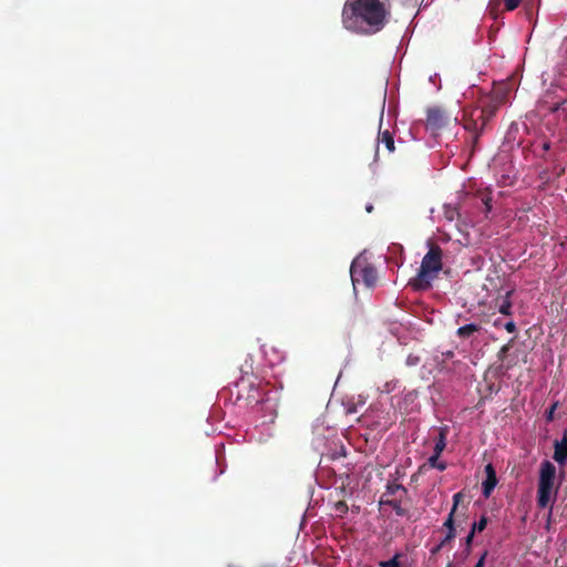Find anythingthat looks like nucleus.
<instances>
[{
	"label": "nucleus",
	"mask_w": 567,
	"mask_h": 567,
	"mask_svg": "<svg viewBox=\"0 0 567 567\" xmlns=\"http://www.w3.org/2000/svg\"><path fill=\"white\" fill-rule=\"evenodd\" d=\"M388 14L385 0H347L342 11V23L349 31L370 34L384 27Z\"/></svg>",
	"instance_id": "obj_1"
},
{
	"label": "nucleus",
	"mask_w": 567,
	"mask_h": 567,
	"mask_svg": "<svg viewBox=\"0 0 567 567\" xmlns=\"http://www.w3.org/2000/svg\"><path fill=\"white\" fill-rule=\"evenodd\" d=\"M560 482L557 480L556 467L549 461H544L539 467L537 503L542 508L548 507L555 499Z\"/></svg>",
	"instance_id": "obj_2"
},
{
	"label": "nucleus",
	"mask_w": 567,
	"mask_h": 567,
	"mask_svg": "<svg viewBox=\"0 0 567 567\" xmlns=\"http://www.w3.org/2000/svg\"><path fill=\"white\" fill-rule=\"evenodd\" d=\"M442 269V251L439 247H431L423 257L420 270L414 278L412 285L416 289H426L431 281L437 276Z\"/></svg>",
	"instance_id": "obj_3"
},
{
	"label": "nucleus",
	"mask_w": 567,
	"mask_h": 567,
	"mask_svg": "<svg viewBox=\"0 0 567 567\" xmlns=\"http://www.w3.org/2000/svg\"><path fill=\"white\" fill-rule=\"evenodd\" d=\"M350 275L354 288L359 282H363L367 287H372L377 281L375 269L367 262L363 256H359L352 261Z\"/></svg>",
	"instance_id": "obj_4"
},
{
	"label": "nucleus",
	"mask_w": 567,
	"mask_h": 567,
	"mask_svg": "<svg viewBox=\"0 0 567 567\" xmlns=\"http://www.w3.org/2000/svg\"><path fill=\"white\" fill-rule=\"evenodd\" d=\"M449 121L443 111L440 109H431L427 113L426 126L432 132H436L442 128Z\"/></svg>",
	"instance_id": "obj_5"
},
{
	"label": "nucleus",
	"mask_w": 567,
	"mask_h": 567,
	"mask_svg": "<svg viewBox=\"0 0 567 567\" xmlns=\"http://www.w3.org/2000/svg\"><path fill=\"white\" fill-rule=\"evenodd\" d=\"M486 478L483 482V494L488 497L497 484L496 472L492 464L485 466Z\"/></svg>",
	"instance_id": "obj_6"
},
{
	"label": "nucleus",
	"mask_w": 567,
	"mask_h": 567,
	"mask_svg": "<svg viewBox=\"0 0 567 567\" xmlns=\"http://www.w3.org/2000/svg\"><path fill=\"white\" fill-rule=\"evenodd\" d=\"M554 449V460L559 465H565L567 462V433L563 436L560 441H555Z\"/></svg>",
	"instance_id": "obj_7"
},
{
	"label": "nucleus",
	"mask_w": 567,
	"mask_h": 567,
	"mask_svg": "<svg viewBox=\"0 0 567 567\" xmlns=\"http://www.w3.org/2000/svg\"><path fill=\"white\" fill-rule=\"evenodd\" d=\"M461 497H462L461 493H457V494H455L453 496V501H454L453 508H452L447 519L444 523V527L447 528V534H446L445 538L443 539L442 544H444L445 542L451 540L454 537L453 514L456 511V507H457V505H458V503L461 501Z\"/></svg>",
	"instance_id": "obj_8"
},
{
	"label": "nucleus",
	"mask_w": 567,
	"mask_h": 567,
	"mask_svg": "<svg viewBox=\"0 0 567 567\" xmlns=\"http://www.w3.org/2000/svg\"><path fill=\"white\" fill-rule=\"evenodd\" d=\"M379 142L384 144L389 153H392L394 151V141L392 135L388 131L380 133Z\"/></svg>",
	"instance_id": "obj_9"
},
{
	"label": "nucleus",
	"mask_w": 567,
	"mask_h": 567,
	"mask_svg": "<svg viewBox=\"0 0 567 567\" xmlns=\"http://www.w3.org/2000/svg\"><path fill=\"white\" fill-rule=\"evenodd\" d=\"M478 326L474 323L465 324L457 329V336L461 338H467L478 330Z\"/></svg>",
	"instance_id": "obj_10"
},
{
	"label": "nucleus",
	"mask_w": 567,
	"mask_h": 567,
	"mask_svg": "<svg viewBox=\"0 0 567 567\" xmlns=\"http://www.w3.org/2000/svg\"><path fill=\"white\" fill-rule=\"evenodd\" d=\"M509 295H511V291H508V292L506 293V298H505V299L502 301V303L498 306V310H499V312H501V313H503V315H506V316L511 315V308H512V303H511V301L508 300Z\"/></svg>",
	"instance_id": "obj_11"
},
{
	"label": "nucleus",
	"mask_w": 567,
	"mask_h": 567,
	"mask_svg": "<svg viewBox=\"0 0 567 567\" xmlns=\"http://www.w3.org/2000/svg\"><path fill=\"white\" fill-rule=\"evenodd\" d=\"M445 434L443 432V430L440 431V435H439V440L437 442L435 443V447H434V453L435 454H441L443 452V450L445 449Z\"/></svg>",
	"instance_id": "obj_12"
},
{
	"label": "nucleus",
	"mask_w": 567,
	"mask_h": 567,
	"mask_svg": "<svg viewBox=\"0 0 567 567\" xmlns=\"http://www.w3.org/2000/svg\"><path fill=\"white\" fill-rule=\"evenodd\" d=\"M439 457H440V454H435L432 455L430 458H429V463L432 467H436L439 468L440 471H443L445 468V464L440 462L439 461Z\"/></svg>",
	"instance_id": "obj_13"
},
{
	"label": "nucleus",
	"mask_w": 567,
	"mask_h": 567,
	"mask_svg": "<svg viewBox=\"0 0 567 567\" xmlns=\"http://www.w3.org/2000/svg\"><path fill=\"white\" fill-rule=\"evenodd\" d=\"M487 524V519L485 517H482L478 523H475L472 527L473 532H482L485 529Z\"/></svg>",
	"instance_id": "obj_14"
},
{
	"label": "nucleus",
	"mask_w": 567,
	"mask_h": 567,
	"mask_svg": "<svg viewBox=\"0 0 567 567\" xmlns=\"http://www.w3.org/2000/svg\"><path fill=\"white\" fill-rule=\"evenodd\" d=\"M504 2H505L506 9L512 11L519 6L520 0H504Z\"/></svg>",
	"instance_id": "obj_15"
},
{
	"label": "nucleus",
	"mask_w": 567,
	"mask_h": 567,
	"mask_svg": "<svg viewBox=\"0 0 567 567\" xmlns=\"http://www.w3.org/2000/svg\"><path fill=\"white\" fill-rule=\"evenodd\" d=\"M381 567H400L398 557H393L392 559H390L388 561H382Z\"/></svg>",
	"instance_id": "obj_16"
},
{
	"label": "nucleus",
	"mask_w": 567,
	"mask_h": 567,
	"mask_svg": "<svg viewBox=\"0 0 567 567\" xmlns=\"http://www.w3.org/2000/svg\"><path fill=\"white\" fill-rule=\"evenodd\" d=\"M505 329L508 331V332H514L516 327H515V323L513 321H508L505 323Z\"/></svg>",
	"instance_id": "obj_17"
},
{
	"label": "nucleus",
	"mask_w": 567,
	"mask_h": 567,
	"mask_svg": "<svg viewBox=\"0 0 567 567\" xmlns=\"http://www.w3.org/2000/svg\"><path fill=\"white\" fill-rule=\"evenodd\" d=\"M486 555H487V553H484V554L482 555V557H481V558L478 559V561L476 563L475 567H484Z\"/></svg>",
	"instance_id": "obj_18"
},
{
	"label": "nucleus",
	"mask_w": 567,
	"mask_h": 567,
	"mask_svg": "<svg viewBox=\"0 0 567 567\" xmlns=\"http://www.w3.org/2000/svg\"><path fill=\"white\" fill-rule=\"evenodd\" d=\"M394 388H395V383H393V382L386 383L385 388L383 389V391L389 393V392L393 391Z\"/></svg>",
	"instance_id": "obj_19"
},
{
	"label": "nucleus",
	"mask_w": 567,
	"mask_h": 567,
	"mask_svg": "<svg viewBox=\"0 0 567 567\" xmlns=\"http://www.w3.org/2000/svg\"><path fill=\"white\" fill-rule=\"evenodd\" d=\"M400 488H401V486H400V485L389 486V491H390V493H391V494H394V492H395L396 489H400Z\"/></svg>",
	"instance_id": "obj_20"
},
{
	"label": "nucleus",
	"mask_w": 567,
	"mask_h": 567,
	"mask_svg": "<svg viewBox=\"0 0 567 567\" xmlns=\"http://www.w3.org/2000/svg\"><path fill=\"white\" fill-rule=\"evenodd\" d=\"M344 508H346V505L343 503L340 502V503L337 504V511L338 512H343Z\"/></svg>",
	"instance_id": "obj_21"
},
{
	"label": "nucleus",
	"mask_w": 567,
	"mask_h": 567,
	"mask_svg": "<svg viewBox=\"0 0 567 567\" xmlns=\"http://www.w3.org/2000/svg\"><path fill=\"white\" fill-rule=\"evenodd\" d=\"M474 533H475V532H473V530H472V532L470 533V535L466 537V543H467V544H470V543L472 542L473 536H474Z\"/></svg>",
	"instance_id": "obj_22"
},
{
	"label": "nucleus",
	"mask_w": 567,
	"mask_h": 567,
	"mask_svg": "<svg viewBox=\"0 0 567 567\" xmlns=\"http://www.w3.org/2000/svg\"><path fill=\"white\" fill-rule=\"evenodd\" d=\"M372 209H373V207H372V205H371V204H369V205H367V206H365V210H367L368 213H371V212H372Z\"/></svg>",
	"instance_id": "obj_23"
},
{
	"label": "nucleus",
	"mask_w": 567,
	"mask_h": 567,
	"mask_svg": "<svg viewBox=\"0 0 567 567\" xmlns=\"http://www.w3.org/2000/svg\"><path fill=\"white\" fill-rule=\"evenodd\" d=\"M508 350V347L507 346H504L501 350V353L504 354L506 351Z\"/></svg>",
	"instance_id": "obj_24"
}]
</instances>
